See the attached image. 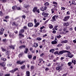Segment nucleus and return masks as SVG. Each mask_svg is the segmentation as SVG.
<instances>
[{
  "label": "nucleus",
  "mask_w": 76,
  "mask_h": 76,
  "mask_svg": "<svg viewBox=\"0 0 76 76\" xmlns=\"http://www.w3.org/2000/svg\"><path fill=\"white\" fill-rule=\"evenodd\" d=\"M71 64H72V62H69L68 63V65L69 66H70Z\"/></svg>",
  "instance_id": "bb28decb"
},
{
  "label": "nucleus",
  "mask_w": 76,
  "mask_h": 76,
  "mask_svg": "<svg viewBox=\"0 0 76 76\" xmlns=\"http://www.w3.org/2000/svg\"><path fill=\"white\" fill-rule=\"evenodd\" d=\"M6 53L7 55H8V54H9V52H8V51L6 50Z\"/></svg>",
  "instance_id": "5fc2aeb1"
},
{
  "label": "nucleus",
  "mask_w": 76,
  "mask_h": 76,
  "mask_svg": "<svg viewBox=\"0 0 76 76\" xmlns=\"http://www.w3.org/2000/svg\"><path fill=\"white\" fill-rule=\"evenodd\" d=\"M1 59L3 61H6V58H1Z\"/></svg>",
  "instance_id": "ea45409f"
},
{
  "label": "nucleus",
  "mask_w": 76,
  "mask_h": 76,
  "mask_svg": "<svg viewBox=\"0 0 76 76\" xmlns=\"http://www.w3.org/2000/svg\"><path fill=\"white\" fill-rule=\"evenodd\" d=\"M30 75V73L29 71H27L26 72V76H29Z\"/></svg>",
  "instance_id": "2eb2a0df"
},
{
  "label": "nucleus",
  "mask_w": 76,
  "mask_h": 76,
  "mask_svg": "<svg viewBox=\"0 0 76 76\" xmlns=\"http://www.w3.org/2000/svg\"><path fill=\"white\" fill-rule=\"evenodd\" d=\"M33 12H35L38 13V7H34L33 8L32 10Z\"/></svg>",
  "instance_id": "f03ea898"
},
{
  "label": "nucleus",
  "mask_w": 76,
  "mask_h": 76,
  "mask_svg": "<svg viewBox=\"0 0 76 76\" xmlns=\"http://www.w3.org/2000/svg\"><path fill=\"white\" fill-rule=\"evenodd\" d=\"M56 37L57 38H60L61 36L60 35H59V36H57Z\"/></svg>",
  "instance_id": "2f4dec72"
},
{
  "label": "nucleus",
  "mask_w": 76,
  "mask_h": 76,
  "mask_svg": "<svg viewBox=\"0 0 76 76\" xmlns=\"http://www.w3.org/2000/svg\"><path fill=\"white\" fill-rule=\"evenodd\" d=\"M10 72H11V73H14V72H15V71L14 69H12V70L10 71Z\"/></svg>",
  "instance_id": "c9c22d12"
},
{
  "label": "nucleus",
  "mask_w": 76,
  "mask_h": 76,
  "mask_svg": "<svg viewBox=\"0 0 76 76\" xmlns=\"http://www.w3.org/2000/svg\"><path fill=\"white\" fill-rule=\"evenodd\" d=\"M28 49L27 48H25V50L24 51V53L25 54H26L28 53Z\"/></svg>",
  "instance_id": "6ab92c4d"
},
{
  "label": "nucleus",
  "mask_w": 76,
  "mask_h": 76,
  "mask_svg": "<svg viewBox=\"0 0 76 76\" xmlns=\"http://www.w3.org/2000/svg\"><path fill=\"white\" fill-rule=\"evenodd\" d=\"M70 53V51L66 50H61L59 52V55H62L63 53Z\"/></svg>",
  "instance_id": "f257e3e1"
},
{
  "label": "nucleus",
  "mask_w": 76,
  "mask_h": 76,
  "mask_svg": "<svg viewBox=\"0 0 76 76\" xmlns=\"http://www.w3.org/2000/svg\"><path fill=\"white\" fill-rule=\"evenodd\" d=\"M34 47H38V43H34Z\"/></svg>",
  "instance_id": "b1692460"
},
{
  "label": "nucleus",
  "mask_w": 76,
  "mask_h": 76,
  "mask_svg": "<svg viewBox=\"0 0 76 76\" xmlns=\"http://www.w3.org/2000/svg\"><path fill=\"white\" fill-rule=\"evenodd\" d=\"M36 58H37V57H36V56H34L33 58V60H35V59H36Z\"/></svg>",
  "instance_id": "09e8293b"
},
{
  "label": "nucleus",
  "mask_w": 76,
  "mask_h": 76,
  "mask_svg": "<svg viewBox=\"0 0 76 76\" xmlns=\"http://www.w3.org/2000/svg\"><path fill=\"white\" fill-rule=\"evenodd\" d=\"M19 36L20 38H23V37H24V35L22 34V33H19Z\"/></svg>",
  "instance_id": "9b49d317"
},
{
  "label": "nucleus",
  "mask_w": 76,
  "mask_h": 76,
  "mask_svg": "<svg viewBox=\"0 0 76 76\" xmlns=\"http://www.w3.org/2000/svg\"><path fill=\"white\" fill-rule=\"evenodd\" d=\"M48 21V20H47L45 22L44 24L45 25V24H46V23H47Z\"/></svg>",
  "instance_id": "de8ad7c7"
},
{
  "label": "nucleus",
  "mask_w": 76,
  "mask_h": 76,
  "mask_svg": "<svg viewBox=\"0 0 76 76\" xmlns=\"http://www.w3.org/2000/svg\"><path fill=\"white\" fill-rule=\"evenodd\" d=\"M16 46V45H14L13 46H12V45H11L10 46H9V47H10V48H12V49H15V47Z\"/></svg>",
  "instance_id": "4468645a"
},
{
  "label": "nucleus",
  "mask_w": 76,
  "mask_h": 76,
  "mask_svg": "<svg viewBox=\"0 0 76 76\" xmlns=\"http://www.w3.org/2000/svg\"><path fill=\"white\" fill-rule=\"evenodd\" d=\"M53 34H56V30H54L53 31Z\"/></svg>",
  "instance_id": "3c124183"
},
{
  "label": "nucleus",
  "mask_w": 76,
  "mask_h": 76,
  "mask_svg": "<svg viewBox=\"0 0 76 76\" xmlns=\"http://www.w3.org/2000/svg\"><path fill=\"white\" fill-rule=\"evenodd\" d=\"M56 69L57 70H58V71H60L61 70V67H60V66H58L56 67Z\"/></svg>",
  "instance_id": "dca6fc26"
},
{
  "label": "nucleus",
  "mask_w": 76,
  "mask_h": 76,
  "mask_svg": "<svg viewBox=\"0 0 76 76\" xmlns=\"http://www.w3.org/2000/svg\"><path fill=\"white\" fill-rule=\"evenodd\" d=\"M25 61L20 62V61H17V63L18 64H22Z\"/></svg>",
  "instance_id": "9d476101"
},
{
  "label": "nucleus",
  "mask_w": 76,
  "mask_h": 76,
  "mask_svg": "<svg viewBox=\"0 0 76 76\" xmlns=\"http://www.w3.org/2000/svg\"><path fill=\"white\" fill-rule=\"evenodd\" d=\"M50 53H51L52 52V53H54V49H51L50 50Z\"/></svg>",
  "instance_id": "cd10ccee"
},
{
  "label": "nucleus",
  "mask_w": 76,
  "mask_h": 76,
  "mask_svg": "<svg viewBox=\"0 0 76 76\" xmlns=\"http://www.w3.org/2000/svg\"><path fill=\"white\" fill-rule=\"evenodd\" d=\"M3 15V13L1 11H0V16H2Z\"/></svg>",
  "instance_id": "c03bdc74"
},
{
  "label": "nucleus",
  "mask_w": 76,
  "mask_h": 76,
  "mask_svg": "<svg viewBox=\"0 0 76 76\" xmlns=\"http://www.w3.org/2000/svg\"><path fill=\"white\" fill-rule=\"evenodd\" d=\"M24 31V29H22L19 31V33L22 34V33H23Z\"/></svg>",
  "instance_id": "a211bd4d"
},
{
  "label": "nucleus",
  "mask_w": 76,
  "mask_h": 76,
  "mask_svg": "<svg viewBox=\"0 0 76 76\" xmlns=\"http://www.w3.org/2000/svg\"><path fill=\"white\" fill-rule=\"evenodd\" d=\"M54 20L56 19V17H55V16L54 15V16H53L52 18Z\"/></svg>",
  "instance_id": "a18cd8bd"
},
{
  "label": "nucleus",
  "mask_w": 76,
  "mask_h": 76,
  "mask_svg": "<svg viewBox=\"0 0 76 76\" xmlns=\"http://www.w3.org/2000/svg\"><path fill=\"white\" fill-rule=\"evenodd\" d=\"M34 23H35V25L34 26H35V27H37L38 26V23L37 22V23H36L37 22V19H34Z\"/></svg>",
  "instance_id": "0eeeda50"
},
{
  "label": "nucleus",
  "mask_w": 76,
  "mask_h": 76,
  "mask_svg": "<svg viewBox=\"0 0 76 76\" xmlns=\"http://www.w3.org/2000/svg\"><path fill=\"white\" fill-rule=\"evenodd\" d=\"M14 72H15V71H16V70H18V68H15V69H14Z\"/></svg>",
  "instance_id": "4d7b16f0"
},
{
  "label": "nucleus",
  "mask_w": 76,
  "mask_h": 76,
  "mask_svg": "<svg viewBox=\"0 0 76 76\" xmlns=\"http://www.w3.org/2000/svg\"><path fill=\"white\" fill-rule=\"evenodd\" d=\"M69 18H70V16H66L65 17L63 20L64 21H67V20H68V19H69Z\"/></svg>",
  "instance_id": "423d86ee"
},
{
  "label": "nucleus",
  "mask_w": 76,
  "mask_h": 76,
  "mask_svg": "<svg viewBox=\"0 0 76 76\" xmlns=\"http://www.w3.org/2000/svg\"><path fill=\"white\" fill-rule=\"evenodd\" d=\"M57 43V42L56 40H54L51 42V44H56Z\"/></svg>",
  "instance_id": "ddd939ff"
},
{
  "label": "nucleus",
  "mask_w": 76,
  "mask_h": 76,
  "mask_svg": "<svg viewBox=\"0 0 76 76\" xmlns=\"http://www.w3.org/2000/svg\"><path fill=\"white\" fill-rule=\"evenodd\" d=\"M42 15L43 16L44 15L45 16V17H47V16H48V15L49 14L48 13H46L45 12H43L42 13Z\"/></svg>",
  "instance_id": "f8f14e48"
},
{
  "label": "nucleus",
  "mask_w": 76,
  "mask_h": 76,
  "mask_svg": "<svg viewBox=\"0 0 76 76\" xmlns=\"http://www.w3.org/2000/svg\"><path fill=\"white\" fill-rule=\"evenodd\" d=\"M55 7L53 8V10H56V6H55V5H54Z\"/></svg>",
  "instance_id": "49530a36"
},
{
  "label": "nucleus",
  "mask_w": 76,
  "mask_h": 76,
  "mask_svg": "<svg viewBox=\"0 0 76 76\" xmlns=\"http://www.w3.org/2000/svg\"><path fill=\"white\" fill-rule=\"evenodd\" d=\"M26 47V46L25 45H22L20 46L19 47V48L20 49H22V48H25Z\"/></svg>",
  "instance_id": "f3484780"
},
{
  "label": "nucleus",
  "mask_w": 76,
  "mask_h": 76,
  "mask_svg": "<svg viewBox=\"0 0 76 76\" xmlns=\"http://www.w3.org/2000/svg\"><path fill=\"white\" fill-rule=\"evenodd\" d=\"M1 49L2 50V51L3 52H4V51H6V49H4L2 47L1 48Z\"/></svg>",
  "instance_id": "4be33fe9"
},
{
  "label": "nucleus",
  "mask_w": 76,
  "mask_h": 76,
  "mask_svg": "<svg viewBox=\"0 0 76 76\" xmlns=\"http://www.w3.org/2000/svg\"><path fill=\"white\" fill-rule=\"evenodd\" d=\"M73 42L74 43H76V40H74L73 41Z\"/></svg>",
  "instance_id": "774afa93"
},
{
  "label": "nucleus",
  "mask_w": 76,
  "mask_h": 76,
  "mask_svg": "<svg viewBox=\"0 0 76 76\" xmlns=\"http://www.w3.org/2000/svg\"><path fill=\"white\" fill-rule=\"evenodd\" d=\"M2 1L4 3H6L7 1V0H2Z\"/></svg>",
  "instance_id": "a19ab883"
},
{
  "label": "nucleus",
  "mask_w": 76,
  "mask_h": 76,
  "mask_svg": "<svg viewBox=\"0 0 76 76\" xmlns=\"http://www.w3.org/2000/svg\"><path fill=\"white\" fill-rule=\"evenodd\" d=\"M0 65L1 66H3V67H4V69H6V68H5V67H4V66H5V64H4V62H1L0 63Z\"/></svg>",
  "instance_id": "6e6552de"
},
{
  "label": "nucleus",
  "mask_w": 76,
  "mask_h": 76,
  "mask_svg": "<svg viewBox=\"0 0 76 76\" xmlns=\"http://www.w3.org/2000/svg\"><path fill=\"white\" fill-rule=\"evenodd\" d=\"M70 25V23L69 22H66L65 23H63V25L64 26H66V27H67V26H69Z\"/></svg>",
  "instance_id": "20e7f679"
},
{
  "label": "nucleus",
  "mask_w": 76,
  "mask_h": 76,
  "mask_svg": "<svg viewBox=\"0 0 76 76\" xmlns=\"http://www.w3.org/2000/svg\"><path fill=\"white\" fill-rule=\"evenodd\" d=\"M53 3L54 4H57V2H54V1L53 2Z\"/></svg>",
  "instance_id": "8fccbe9b"
},
{
  "label": "nucleus",
  "mask_w": 76,
  "mask_h": 76,
  "mask_svg": "<svg viewBox=\"0 0 76 76\" xmlns=\"http://www.w3.org/2000/svg\"><path fill=\"white\" fill-rule=\"evenodd\" d=\"M54 10L52 9L51 10L52 11V13L53 14L54 13V10Z\"/></svg>",
  "instance_id": "37998d69"
},
{
  "label": "nucleus",
  "mask_w": 76,
  "mask_h": 76,
  "mask_svg": "<svg viewBox=\"0 0 76 76\" xmlns=\"http://www.w3.org/2000/svg\"><path fill=\"white\" fill-rule=\"evenodd\" d=\"M70 48V46H67L66 47V50H67L69 49Z\"/></svg>",
  "instance_id": "a878e982"
},
{
  "label": "nucleus",
  "mask_w": 76,
  "mask_h": 76,
  "mask_svg": "<svg viewBox=\"0 0 76 76\" xmlns=\"http://www.w3.org/2000/svg\"><path fill=\"white\" fill-rule=\"evenodd\" d=\"M7 40L6 39H4L2 40V41L3 42H6Z\"/></svg>",
  "instance_id": "473e14b6"
},
{
  "label": "nucleus",
  "mask_w": 76,
  "mask_h": 76,
  "mask_svg": "<svg viewBox=\"0 0 76 76\" xmlns=\"http://www.w3.org/2000/svg\"><path fill=\"white\" fill-rule=\"evenodd\" d=\"M10 76V74H6L5 75V76Z\"/></svg>",
  "instance_id": "0e129e2a"
},
{
  "label": "nucleus",
  "mask_w": 76,
  "mask_h": 76,
  "mask_svg": "<svg viewBox=\"0 0 76 76\" xmlns=\"http://www.w3.org/2000/svg\"><path fill=\"white\" fill-rule=\"evenodd\" d=\"M28 27L33 26V24L31 23H28Z\"/></svg>",
  "instance_id": "1a4fd4ad"
},
{
  "label": "nucleus",
  "mask_w": 76,
  "mask_h": 76,
  "mask_svg": "<svg viewBox=\"0 0 76 76\" xmlns=\"http://www.w3.org/2000/svg\"><path fill=\"white\" fill-rule=\"evenodd\" d=\"M57 27H58V26H55L54 27V28L55 29V30H57L58 29L57 28Z\"/></svg>",
  "instance_id": "f704fd0d"
},
{
  "label": "nucleus",
  "mask_w": 76,
  "mask_h": 76,
  "mask_svg": "<svg viewBox=\"0 0 76 76\" xmlns=\"http://www.w3.org/2000/svg\"><path fill=\"white\" fill-rule=\"evenodd\" d=\"M9 36L10 37V38H11V37H13V34L11 33L9 34Z\"/></svg>",
  "instance_id": "393cba45"
},
{
  "label": "nucleus",
  "mask_w": 76,
  "mask_h": 76,
  "mask_svg": "<svg viewBox=\"0 0 76 76\" xmlns=\"http://www.w3.org/2000/svg\"><path fill=\"white\" fill-rule=\"evenodd\" d=\"M55 18H57L58 17V15H55Z\"/></svg>",
  "instance_id": "69168bd1"
},
{
  "label": "nucleus",
  "mask_w": 76,
  "mask_h": 76,
  "mask_svg": "<svg viewBox=\"0 0 76 76\" xmlns=\"http://www.w3.org/2000/svg\"><path fill=\"white\" fill-rule=\"evenodd\" d=\"M28 57L29 58H31V57H32V56L31 55H29L28 56Z\"/></svg>",
  "instance_id": "79ce46f5"
},
{
  "label": "nucleus",
  "mask_w": 76,
  "mask_h": 76,
  "mask_svg": "<svg viewBox=\"0 0 76 76\" xmlns=\"http://www.w3.org/2000/svg\"><path fill=\"white\" fill-rule=\"evenodd\" d=\"M61 42L62 44H64V43H67V40H65L62 41Z\"/></svg>",
  "instance_id": "412c9836"
},
{
  "label": "nucleus",
  "mask_w": 76,
  "mask_h": 76,
  "mask_svg": "<svg viewBox=\"0 0 76 76\" xmlns=\"http://www.w3.org/2000/svg\"><path fill=\"white\" fill-rule=\"evenodd\" d=\"M15 8H16V6H13L12 7V9H13V10H15Z\"/></svg>",
  "instance_id": "4c0bfd02"
},
{
  "label": "nucleus",
  "mask_w": 76,
  "mask_h": 76,
  "mask_svg": "<svg viewBox=\"0 0 76 76\" xmlns=\"http://www.w3.org/2000/svg\"><path fill=\"white\" fill-rule=\"evenodd\" d=\"M17 10H20V7H18L17 8Z\"/></svg>",
  "instance_id": "864d4df0"
},
{
  "label": "nucleus",
  "mask_w": 76,
  "mask_h": 76,
  "mask_svg": "<svg viewBox=\"0 0 76 76\" xmlns=\"http://www.w3.org/2000/svg\"><path fill=\"white\" fill-rule=\"evenodd\" d=\"M54 54H58V55H59V52H57V51H56V52H55L54 53Z\"/></svg>",
  "instance_id": "7c9ffc66"
},
{
  "label": "nucleus",
  "mask_w": 76,
  "mask_h": 76,
  "mask_svg": "<svg viewBox=\"0 0 76 76\" xmlns=\"http://www.w3.org/2000/svg\"><path fill=\"white\" fill-rule=\"evenodd\" d=\"M21 69H25V65H23L22 66H21Z\"/></svg>",
  "instance_id": "c756f323"
},
{
  "label": "nucleus",
  "mask_w": 76,
  "mask_h": 76,
  "mask_svg": "<svg viewBox=\"0 0 76 76\" xmlns=\"http://www.w3.org/2000/svg\"><path fill=\"white\" fill-rule=\"evenodd\" d=\"M44 5L45 6H48L49 5V3L48 2H46L44 4Z\"/></svg>",
  "instance_id": "5701e85b"
},
{
  "label": "nucleus",
  "mask_w": 76,
  "mask_h": 76,
  "mask_svg": "<svg viewBox=\"0 0 76 76\" xmlns=\"http://www.w3.org/2000/svg\"><path fill=\"white\" fill-rule=\"evenodd\" d=\"M4 28H1L0 30L2 31H0V35H3V34L4 32L3 31H4Z\"/></svg>",
  "instance_id": "39448f33"
},
{
  "label": "nucleus",
  "mask_w": 76,
  "mask_h": 76,
  "mask_svg": "<svg viewBox=\"0 0 76 76\" xmlns=\"http://www.w3.org/2000/svg\"><path fill=\"white\" fill-rule=\"evenodd\" d=\"M74 55H72V54L70 53H68L67 55L66 56V57H70V58H72L73 57Z\"/></svg>",
  "instance_id": "7ed1b4c3"
},
{
  "label": "nucleus",
  "mask_w": 76,
  "mask_h": 76,
  "mask_svg": "<svg viewBox=\"0 0 76 76\" xmlns=\"http://www.w3.org/2000/svg\"><path fill=\"white\" fill-rule=\"evenodd\" d=\"M23 18H24V19H25V18H26V16L24 15H23L22 16Z\"/></svg>",
  "instance_id": "6e6d98bb"
},
{
  "label": "nucleus",
  "mask_w": 76,
  "mask_h": 76,
  "mask_svg": "<svg viewBox=\"0 0 76 76\" xmlns=\"http://www.w3.org/2000/svg\"><path fill=\"white\" fill-rule=\"evenodd\" d=\"M34 66H32L31 67V69L32 70V69H34Z\"/></svg>",
  "instance_id": "052dcab7"
},
{
  "label": "nucleus",
  "mask_w": 76,
  "mask_h": 76,
  "mask_svg": "<svg viewBox=\"0 0 76 76\" xmlns=\"http://www.w3.org/2000/svg\"><path fill=\"white\" fill-rule=\"evenodd\" d=\"M42 39V38H38V40L39 41H40V40H41Z\"/></svg>",
  "instance_id": "e2e57ef3"
},
{
  "label": "nucleus",
  "mask_w": 76,
  "mask_h": 76,
  "mask_svg": "<svg viewBox=\"0 0 76 76\" xmlns=\"http://www.w3.org/2000/svg\"><path fill=\"white\" fill-rule=\"evenodd\" d=\"M9 17L8 16H7L5 17V19H9Z\"/></svg>",
  "instance_id": "58836bf2"
},
{
  "label": "nucleus",
  "mask_w": 76,
  "mask_h": 76,
  "mask_svg": "<svg viewBox=\"0 0 76 76\" xmlns=\"http://www.w3.org/2000/svg\"><path fill=\"white\" fill-rule=\"evenodd\" d=\"M45 28V27L43 26L42 27H40V29H43V28Z\"/></svg>",
  "instance_id": "bf43d9fd"
},
{
  "label": "nucleus",
  "mask_w": 76,
  "mask_h": 76,
  "mask_svg": "<svg viewBox=\"0 0 76 76\" xmlns=\"http://www.w3.org/2000/svg\"><path fill=\"white\" fill-rule=\"evenodd\" d=\"M61 45H62L61 44H58L57 45V47H61Z\"/></svg>",
  "instance_id": "e433bc0d"
},
{
  "label": "nucleus",
  "mask_w": 76,
  "mask_h": 76,
  "mask_svg": "<svg viewBox=\"0 0 76 76\" xmlns=\"http://www.w3.org/2000/svg\"><path fill=\"white\" fill-rule=\"evenodd\" d=\"M47 7H44V10H47Z\"/></svg>",
  "instance_id": "13d9d810"
},
{
  "label": "nucleus",
  "mask_w": 76,
  "mask_h": 76,
  "mask_svg": "<svg viewBox=\"0 0 76 76\" xmlns=\"http://www.w3.org/2000/svg\"><path fill=\"white\" fill-rule=\"evenodd\" d=\"M12 25H16V24L15 23V22H13L12 23Z\"/></svg>",
  "instance_id": "603ef678"
},
{
  "label": "nucleus",
  "mask_w": 76,
  "mask_h": 76,
  "mask_svg": "<svg viewBox=\"0 0 76 76\" xmlns=\"http://www.w3.org/2000/svg\"><path fill=\"white\" fill-rule=\"evenodd\" d=\"M22 54H20L19 55V57H22Z\"/></svg>",
  "instance_id": "680f3d73"
},
{
  "label": "nucleus",
  "mask_w": 76,
  "mask_h": 76,
  "mask_svg": "<svg viewBox=\"0 0 76 76\" xmlns=\"http://www.w3.org/2000/svg\"><path fill=\"white\" fill-rule=\"evenodd\" d=\"M40 10H42V11H44V8L43 7H42L40 9Z\"/></svg>",
  "instance_id": "72a5a7b5"
},
{
  "label": "nucleus",
  "mask_w": 76,
  "mask_h": 76,
  "mask_svg": "<svg viewBox=\"0 0 76 76\" xmlns=\"http://www.w3.org/2000/svg\"><path fill=\"white\" fill-rule=\"evenodd\" d=\"M49 27L50 29H52L53 28V26L51 24H50L49 25Z\"/></svg>",
  "instance_id": "aec40b11"
},
{
  "label": "nucleus",
  "mask_w": 76,
  "mask_h": 76,
  "mask_svg": "<svg viewBox=\"0 0 76 76\" xmlns=\"http://www.w3.org/2000/svg\"><path fill=\"white\" fill-rule=\"evenodd\" d=\"M72 63H74V64H76V61L74 60H72Z\"/></svg>",
  "instance_id": "c85d7f7f"
},
{
  "label": "nucleus",
  "mask_w": 76,
  "mask_h": 76,
  "mask_svg": "<svg viewBox=\"0 0 76 76\" xmlns=\"http://www.w3.org/2000/svg\"><path fill=\"white\" fill-rule=\"evenodd\" d=\"M67 15H70V12L68 11L67 12Z\"/></svg>",
  "instance_id": "338daca9"
}]
</instances>
